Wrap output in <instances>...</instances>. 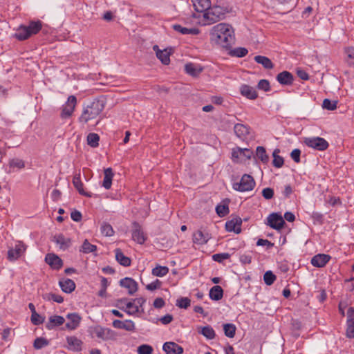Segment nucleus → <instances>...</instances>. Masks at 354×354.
<instances>
[{"label": "nucleus", "mask_w": 354, "mask_h": 354, "mask_svg": "<svg viewBox=\"0 0 354 354\" xmlns=\"http://www.w3.org/2000/svg\"><path fill=\"white\" fill-rule=\"evenodd\" d=\"M68 322L66 324L65 327L70 330L76 329L81 321V317L77 313H68L66 315Z\"/></svg>", "instance_id": "ddd939ff"}, {"label": "nucleus", "mask_w": 354, "mask_h": 354, "mask_svg": "<svg viewBox=\"0 0 354 354\" xmlns=\"http://www.w3.org/2000/svg\"><path fill=\"white\" fill-rule=\"evenodd\" d=\"M210 37L216 44L225 48H230L235 39L232 26L225 23L214 26L210 31Z\"/></svg>", "instance_id": "f257e3e1"}, {"label": "nucleus", "mask_w": 354, "mask_h": 354, "mask_svg": "<svg viewBox=\"0 0 354 354\" xmlns=\"http://www.w3.org/2000/svg\"><path fill=\"white\" fill-rule=\"evenodd\" d=\"M162 285V282L159 279H156L153 282L147 285L146 288L148 290L153 291L158 288H160Z\"/></svg>", "instance_id": "680f3d73"}, {"label": "nucleus", "mask_w": 354, "mask_h": 354, "mask_svg": "<svg viewBox=\"0 0 354 354\" xmlns=\"http://www.w3.org/2000/svg\"><path fill=\"white\" fill-rule=\"evenodd\" d=\"M153 351V347L149 344H142L137 349L138 354H152Z\"/></svg>", "instance_id": "5fc2aeb1"}, {"label": "nucleus", "mask_w": 354, "mask_h": 354, "mask_svg": "<svg viewBox=\"0 0 354 354\" xmlns=\"http://www.w3.org/2000/svg\"><path fill=\"white\" fill-rule=\"evenodd\" d=\"M250 127L243 124H236L234 127V131L236 136L241 140H245L249 134Z\"/></svg>", "instance_id": "4be33fe9"}, {"label": "nucleus", "mask_w": 354, "mask_h": 354, "mask_svg": "<svg viewBox=\"0 0 354 354\" xmlns=\"http://www.w3.org/2000/svg\"><path fill=\"white\" fill-rule=\"evenodd\" d=\"M279 151H280V150L279 149H276L274 150V151L272 153V156L274 158L273 161H272V165L274 167H275L277 168H281L283 165V163H284L283 158L281 156L278 155Z\"/></svg>", "instance_id": "4c0bfd02"}, {"label": "nucleus", "mask_w": 354, "mask_h": 354, "mask_svg": "<svg viewBox=\"0 0 354 354\" xmlns=\"http://www.w3.org/2000/svg\"><path fill=\"white\" fill-rule=\"evenodd\" d=\"M169 268L167 266H158L152 269V274L156 277H162L167 274Z\"/></svg>", "instance_id": "a19ab883"}, {"label": "nucleus", "mask_w": 354, "mask_h": 354, "mask_svg": "<svg viewBox=\"0 0 354 354\" xmlns=\"http://www.w3.org/2000/svg\"><path fill=\"white\" fill-rule=\"evenodd\" d=\"M172 27L175 31L181 33L182 35H196L199 34V32H200V31L198 28H188L186 27H183L180 24H174V25H173Z\"/></svg>", "instance_id": "7c9ffc66"}, {"label": "nucleus", "mask_w": 354, "mask_h": 354, "mask_svg": "<svg viewBox=\"0 0 354 354\" xmlns=\"http://www.w3.org/2000/svg\"><path fill=\"white\" fill-rule=\"evenodd\" d=\"M242 220L240 217H235L225 223V230L227 232H234L239 234L241 232Z\"/></svg>", "instance_id": "9b49d317"}, {"label": "nucleus", "mask_w": 354, "mask_h": 354, "mask_svg": "<svg viewBox=\"0 0 354 354\" xmlns=\"http://www.w3.org/2000/svg\"><path fill=\"white\" fill-rule=\"evenodd\" d=\"M201 333L208 339H212L215 337V331L210 326H206L202 328Z\"/></svg>", "instance_id": "79ce46f5"}, {"label": "nucleus", "mask_w": 354, "mask_h": 354, "mask_svg": "<svg viewBox=\"0 0 354 354\" xmlns=\"http://www.w3.org/2000/svg\"><path fill=\"white\" fill-rule=\"evenodd\" d=\"M133 229L132 230V239L139 244H143L146 241V236L145 235L141 226L136 222L133 223Z\"/></svg>", "instance_id": "f8f14e48"}, {"label": "nucleus", "mask_w": 354, "mask_h": 354, "mask_svg": "<svg viewBox=\"0 0 354 354\" xmlns=\"http://www.w3.org/2000/svg\"><path fill=\"white\" fill-rule=\"evenodd\" d=\"M55 242L59 245L62 250H66L69 248L71 241L69 239L66 238L63 234H58L54 237Z\"/></svg>", "instance_id": "c9c22d12"}, {"label": "nucleus", "mask_w": 354, "mask_h": 354, "mask_svg": "<svg viewBox=\"0 0 354 354\" xmlns=\"http://www.w3.org/2000/svg\"><path fill=\"white\" fill-rule=\"evenodd\" d=\"M105 103L103 100L95 99L84 106L82 113L79 118V122L83 124L96 118L104 110Z\"/></svg>", "instance_id": "f03ea898"}, {"label": "nucleus", "mask_w": 354, "mask_h": 354, "mask_svg": "<svg viewBox=\"0 0 354 354\" xmlns=\"http://www.w3.org/2000/svg\"><path fill=\"white\" fill-rule=\"evenodd\" d=\"M115 259L122 266L129 267L131 266V259L125 256L119 248L115 250Z\"/></svg>", "instance_id": "bb28decb"}, {"label": "nucleus", "mask_w": 354, "mask_h": 354, "mask_svg": "<svg viewBox=\"0 0 354 354\" xmlns=\"http://www.w3.org/2000/svg\"><path fill=\"white\" fill-rule=\"evenodd\" d=\"M26 245L22 241H17L14 247L10 248L7 258L10 261H15L25 252Z\"/></svg>", "instance_id": "6e6552de"}, {"label": "nucleus", "mask_w": 354, "mask_h": 354, "mask_svg": "<svg viewBox=\"0 0 354 354\" xmlns=\"http://www.w3.org/2000/svg\"><path fill=\"white\" fill-rule=\"evenodd\" d=\"M346 324L354 323V307H349L346 312Z\"/></svg>", "instance_id": "e2e57ef3"}, {"label": "nucleus", "mask_w": 354, "mask_h": 354, "mask_svg": "<svg viewBox=\"0 0 354 354\" xmlns=\"http://www.w3.org/2000/svg\"><path fill=\"white\" fill-rule=\"evenodd\" d=\"M101 232H102V234H103L104 235H105L106 236H111L114 234V231L113 230L112 226L107 223H104L102 225Z\"/></svg>", "instance_id": "8fccbe9b"}, {"label": "nucleus", "mask_w": 354, "mask_h": 354, "mask_svg": "<svg viewBox=\"0 0 354 354\" xmlns=\"http://www.w3.org/2000/svg\"><path fill=\"white\" fill-rule=\"evenodd\" d=\"M266 224L272 229L280 230L286 224L282 216L278 213H272L267 217Z\"/></svg>", "instance_id": "9d476101"}, {"label": "nucleus", "mask_w": 354, "mask_h": 354, "mask_svg": "<svg viewBox=\"0 0 354 354\" xmlns=\"http://www.w3.org/2000/svg\"><path fill=\"white\" fill-rule=\"evenodd\" d=\"M24 167L25 163L23 160L17 158H12L9 161V170L8 172L11 173L15 171V168L17 169H21L24 168Z\"/></svg>", "instance_id": "e433bc0d"}, {"label": "nucleus", "mask_w": 354, "mask_h": 354, "mask_svg": "<svg viewBox=\"0 0 354 354\" xmlns=\"http://www.w3.org/2000/svg\"><path fill=\"white\" fill-rule=\"evenodd\" d=\"M112 325L115 328L124 329L127 331H134L136 329L134 322L130 319L124 321L115 319L113 322Z\"/></svg>", "instance_id": "4468645a"}, {"label": "nucleus", "mask_w": 354, "mask_h": 354, "mask_svg": "<svg viewBox=\"0 0 354 354\" xmlns=\"http://www.w3.org/2000/svg\"><path fill=\"white\" fill-rule=\"evenodd\" d=\"M248 53V50L247 48L243 47H238L235 48L234 49L232 50L230 52V55L234 57H245Z\"/></svg>", "instance_id": "49530a36"}, {"label": "nucleus", "mask_w": 354, "mask_h": 354, "mask_svg": "<svg viewBox=\"0 0 354 354\" xmlns=\"http://www.w3.org/2000/svg\"><path fill=\"white\" fill-rule=\"evenodd\" d=\"M255 184V181L252 176L244 174L239 182L233 183L232 188L240 192H248L254 189Z\"/></svg>", "instance_id": "39448f33"}, {"label": "nucleus", "mask_w": 354, "mask_h": 354, "mask_svg": "<svg viewBox=\"0 0 354 354\" xmlns=\"http://www.w3.org/2000/svg\"><path fill=\"white\" fill-rule=\"evenodd\" d=\"M59 284L62 291L66 293H71L75 288V282L70 279H66L59 281Z\"/></svg>", "instance_id": "2f4dec72"}, {"label": "nucleus", "mask_w": 354, "mask_h": 354, "mask_svg": "<svg viewBox=\"0 0 354 354\" xmlns=\"http://www.w3.org/2000/svg\"><path fill=\"white\" fill-rule=\"evenodd\" d=\"M337 101H332L329 99H324L322 104V107L324 109L333 111L337 109Z\"/></svg>", "instance_id": "de8ad7c7"}, {"label": "nucleus", "mask_w": 354, "mask_h": 354, "mask_svg": "<svg viewBox=\"0 0 354 354\" xmlns=\"http://www.w3.org/2000/svg\"><path fill=\"white\" fill-rule=\"evenodd\" d=\"M92 333L97 338L104 341L115 339V331L109 328H104L100 326H95L92 330Z\"/></svg>", "instance_id": "1a4fd4ad"}, {"label": "nucleus", "mask_w": 354, "mask_h": 354, "mask_svg": "<svg viewBox=\"0 0 354 354\" xmlns=\"http://www.w3.org/2000/svg\"><path fill=\"white\" fill-rule=\"evenodd\" d=\"M300 155H301L300 149H295L292 151V152L290 153V157L295 162L299 163L300 162Z\"/></svg>", "instance_id": "338daca9"}, {"label": "nucleus", "mask_w": 354, "mask_h": 354, "mask_svg": "<svg viewBox=\"0 0 354 354\" xmlns=\"http://www.w3.org/2000/svg\"><path fill=\"white\" fill-rule=\"evenodd\" d=\"M46 262L53 269L59 270L63 266L62 260L55 254H48L45 257Z\"/></svg>", "instance_id": "a211bd4d"}, {"label": "nucleus", "mask_w": 354, "mask_h": 354, "mask_svg": "<svg viewBox=\"0 0 354 354\" xmlns=\"http://www.w3.org/2000/svg\"><path fill=\"white\" fill-rule=\"evenodd\" d=\"M346 336L348 338H354V323L346 324Z\"/></svg>", "instance_id": "0e129e2a"}, {"label": "nucleus", "mask_w": 354, "mask_h": 354, "mask_svg": "<svg viewBox=\"0 0 354 354\" xmlns=\"http://www.w3.org/2000/svg\"><path fill=\"white\" fill-rule=\"evenodd\" d=\"M68 347L73 351H80L82 350V342L75 336L66 337Z\"/></svg>", "instance_id": "a878e982"}, {"label": "nucleus", "mask_w": 354, "mask_h": 354, "mask_svg": "<svg viewBox=\"0 0 354 354\" xmlns=\"http://www.w3.org/2000/svg\"><path fill=\"white\" fill-rule=\"evenodd\" d=\"M120 303L125 304L124 307H120V308L124 312H126L129 315H134L138 313V308L136 306L135 303L133 301H127V299H121Z\"/></svg>", "instance_id": "b1692460"}, {"label": "nucleus", "mask_w": 354, "mask_h": 354, "mask_svg": "<svg viewBox=\"0 0 354 354\" xmlns=\"http://www.w3.org/2000/svg\"><path fill=\"white\" fill-rule=\"evenodd\" d=\"M209 296L214 301L221 300L223 297V290L220 286H214L210 289Z\"/></svg>", "instance_id": "72a5a7b5"}, {"label": "nucleus", "mask_w": 354, "mask_h": 354, "mask_svg": "<svg viewBox=\"0 0 354 354\" xmlns=\"http://www.w3.org/2000/svg\"><path fill=\"white\" fill-rule=\"evenodd\" d=\"M30 320L33 325L39 326L44 322L45 317L35 313L31 314Z\"/></svg>", "instance_id": "603ef678"}, {"label": "nucleus", "mask_w": 354, "mask_h": 354, "mask_svg": "<svg viewBox=\"0 0 354 354\" xmlns=\"http://www.w3.org/2000/svg\"><path fill=\"white\" fill-rule=\"evenodd\" d=\"M96 250H97V246L90 243L88 242V241L86 239L83 242L80 252H82L83 253L88 254V253L95 252Z\"/></svg>", "instance_id": "c03bdc74"}, {"label": "nucleus", "mask_w": 354, "mask_h": 354, "mask_svg": "<svg viewBox=\"0 0 354 354\" xmlns=\"http://www.w3.org/2000/svg\"><path fill=\"white\" fill-rule=\"evenodd\" d=\"M71 218L76 222H79L82 220V216L80 212L74 210L71 213Z\"/></svg>", "instance_id": "774afa93"}, {"label": "nucleus", "mask_w": 354, "mask_h": 354, "mask_svg": "<svg viewBox=\"0 0 354 354\" xmlns=\"http://www.w3.org/2000/svg\"><path fill=\"white\" fill-rule=\"evenodd\" d=\"M262 196L267 200L271 199L274 196V190L270 187L264 188L262 191Z\"/></svg>", "instance_id": "69168bd1"}, {"label": "nucleus", "mask_w": 354, "mask_h": 354, "mask_svg": "<svg viewBox=\"0 0 354 354\" xmlns=\"http://www.w3.org/2000/svg\"><path fill=\"white\" fill-rule=\"evenodd\" d=\"M162 350L167 354H183V348L173 342H165L162 346Z\"/></svg>", "instance_id": "2eb2a0df"}, {"label": "nucleus", "mask_w": 354, "mask_h": 354, "mask_svg": "<svg viewBox=\"0 0 354 354\" xmlns=\"http://www.w3.org/2000/svg\"><path fill=\"white\" fill-rule=\"evenodd\" d=\"M263 280L266 285H272L276 280V276L272 273V271L268 270L265 272L263 275Z\"/></svg>", "instance_id": "3c124183"}, {"label": "nucleus", "mask_w": 354, "mask_h": 354, "mask_svg": "<svg viewBox=\"0 0 354 354\" xmlns=\"http://www.w3.org/2000/svg\"><path fill=\"white\" fill-rule=\"evenodd\" d=\"M191 300L188 297H181L177 300L176 306L180 308H187L190 306Z\"/></svg>", "instance_id": "6e6d98bb"}, {"label": "nucleus", "mask_w": 354, "mask_h": 354, "mask_svg": "<svg viewBox=\"0 0 354 354\" xmlns=\"http://www.w3.org/2000/svg\"><path fill=\"white\" fill-rule=\"evenodd\" d=\"M153 50L156 52V57L160 60V62L165 64L167 65L170 62V50L167 48L164 50H160L157 45H155L153 47Z\"/></svg>", "instance_id": "6ab92c4d"}, {"label": "nucleus", "mask_w": 354, "mask_h": 354, "mask_svg": "<svg viewBox=\"0 0 354 354\" xmlns=\"http://www.w3.org/2000/svg\"><path fill=\"white\" fill-rule=\"evenodd\" d=\"M47 345H48V341L44 337L36 338L33 344L35 349H41Z\"/></svg>", "instance_id": "864d4df0"}, {"label": "nucleus", "mask_w": 354, "mask_h": 354, "mask_svg": "<svg viewBox=\"0 0 354 354\" xmlns=\"http://www.w3.org/2000/svg\"><path fill=\"white\" fill-rule=\"evenodd\" d=\"M209 239L207 233H203L201 230H198L193 234V241L198 245H203L207 243Z\"/></svg>", "instance_id": "c85d7f7f"}, {"label": "nucleus", "mask_w": 354, "mask_h": 354, "mask_svg": "<svg viewBox=\"0 0 354 354\" xmlns=\"http://www.w3.org/2000/svg\"><path fill=\"white\" fill-rule=\"evenodd\" d=\"M42 28L40 21H31L28 26L21 25L18 27L14 37L19 41L28 39L33 35L38 33Z\"/></svg>", "instance_id": "20e7f679"}, {"label": "nucleus", "mask_w": 354, "mask_h": 354, "mask_svg": "<svg viewBox=\"0 0 354 354\" xmlns=\"http://www.w3.org/2000/svg\"><path fill=\"white\" fill-rule=\"evenodd\" d=\"M113 177V172L111 168H106L104 171V180L102 182V187L106 189H109L112 185V180Z\"/></svg>", "instance_id": "c756f323"}, {"label": "nucleus", "mask_w": 354, "mask_h": 354, "mask_svg": "<svg viewBox=\"0 0 354 354\" xmlns=\"http://www.w3.org/2000/svg\"><path fill=\"white\" fill-rule=\"evenodd\" d=\"M257 87L260 90L268 91L270 89V82L267 80H261L258 83Z\"/></svg>", "instance_id": "bf43d9fd"}, {"label": "nucleus", "mask_w": 354, "mask_h": 354, "mask_svg": "<svg viewBox=\"0 0 354 354\" xmlns=\"http://www.w3.org/2000/svg\"><path fill=\"white\" fill-rule=\"evenodd\" d=\"M304 143L307 147L317 151L326 150L329 147L328 142L324 138L321 137L305 138Z\"/></svg>", "instance_id": "423d86ee"}, {"label": "nucleus", "mask_w": 354, "mask_h": 354, "mask_svg": "<svg viewBox=\"0 0 354 354\" xmlns=\"http://www.w3.org/2000/svg\"><path fill=\"white\" fill-rule=\"evenodd\" d=\"M223 330L225 336L232 338L235 335L236 326L233 324H225L223 325Z\"/></svg>", "instance_id": "37998d69"}, {"label": "nucleus", "mask_w": 354, "mask_h": 354, "mask_svg": "<svg viewBox=\"0 0 354 354\" xmlns=\"http://www.w3.org/2000/svg\"><path fill=\"white\" fill-rule=\"evenodd\" d=\"M65 322V319L60 315H52L49 317L48 322L45 326L48 330H52L56 327L60 326Z\"/></svg>", "instance_id": "aec40b11"}, {"label": "nucleus", "mask_w": 354, "mask_h": 354, "mask_svg": "<svg viewBox=\"0 0 354 354\" xmlns=\"http://www.w3.org/2000/svg\"><path fill=\"white\" fill-rule=\"evenodd\" d=\"M230 257L228 253H217L212 255V259L216 262L222 263Z\"/></svg>", "instance_id": "4d7b16f0"}, {"label": "nucleus", "mask_w": 354, "mask_h": 354, "mask_svg": "<svg viewBox=\"0 0 354 354\" xmlns=\"http://www.w3.org/2000/svg\"><path fill=\"white\" fill-rule=\"evenodd\" d=\"M226 9L219 6H210L205 10L201 19L200 24L202 26H209L216 23L225 18Z\"/></svg>", "instance_id": "7ed1b4c3"}, {"label": "nucleus", "mask_w": 354, "mask_h": 354, "mask_svg": "<svg viewBox=\"0 0 354 354\" xmlns=\"http://www.w3.org/2000/svg\"><path fill=\"white\" fill-rule=\"evenodd\" d=\"M276 79L280 84L288 86L292 84L294 81L292 73L286 71L279 73Z\"/></svg>", "instance_id": "412c9836"}, {"label": "nucleus", "mask_w": 354, "mask_h": 354, "mask_svg": "<svg viewBox=\"0 0 354 354\" xmlns=\"http://www.w3.org/2000/svg\"><path fill=\"white\" fill-rule=\"evenodd\" d=\"M331 259L330 256L326 254H318L315 255L310 261L311 264L317 268H322Z\"/></svg>", "instance_id": "dca6fc26"}, {"label": "nucleus", "mask_w": 354, "mask_h": 354, "mask_svg": "<svg viewBox=\"0 0 354 354\" xmlns=\"http://www.w3.org/2000/svg\"><path fill=\"white\" fill-rule=\"evenodd\" d=\"M76 105L77 97L75 95H70L62 106L60 117L62 119L70 118L73 115Z\"/></svg>", "instance_id": "0eeeda50"}, {"label": "nucleus", "mask_w": 354, "mask_h": 354, "mask_svg": "<svg viewBox=\"0 0 354 354\" xmlns=\"http://www.w3.org/2000/svg\"><path fill=\"white\" fill-rule=\"evenodd\" d=\"M216 214L220 216V217H223V216H226L228 213H229V207H228V205L227 204H225V203H221V204H218L216 207Z\"/></svg>", "instance_id": "a18cd8bd"}, {"label": "nucleus", "mask_w": 354, "mask_h": 354, "mask_svg": "<svg viewBox=\"0 0 354 354\" xmlns=\"http://www.w3.org/2000/svg\"><path fill=\"white\" fill-rule=\"evenodd\" d=\"M87 144L91 147H97L99 145L100 136L95 133H90L87 136Z\"/></svg>", "instance_id": "58836bf2"}, {"label": "nucleus", "mask_w": 354, "mask_h": 354, "mask_svg": "<svg viewBox=\"0 0 354 354\" xmlns=\"http://www.w3.org/2000/svg\"><path fill=\"white\" fill-rule=\"evenodd\" d=\"M347 56V62L350 66H354V47H347L344 50Z\"/></svg>", "instance_id": "09e8293b"}, {"label": "nucleus", "mask_w": 354, "mask_h": 354, "mask_svg": "<svg viewBox=\"0 0 354 354\" xmlns=\"http://www.w3.org/2000/svg\"><path fill=\"white\" fill-rule=\"evenodd\" d=\"M136 306L138 308V313H144L142 306L145 304L146 299L144 297L136 298L133 300Z\"/></svg>", "instance_id": "052dcab7"}, {"label": "nucleus", "mask_w": 354, "mask_h": 354, "mask_svg": "<svg viewBox=\"0 0 354 354\" xmlns=\"http://www.w3.org/2000/svg\"><path fill=\"white\" fill-rule=\"evenodd\" d=\"M254 59L257 63L261 64L266 69H272L274 68V64L270 59L266 56L257 55L254 57Z\"/></svg>", "instance_id": "f704fd0d"}, {"label": "nucleus", "mask_w": 354, "mask_h": 354, "mask_svg": "<svg viewBox=\"0 0 354 354\" xmlns=\"http://www.w3.org/2000/svg\"><path fill=\"white\" fill-rule=\"evenodd\" d=\"M73 184L74 187H75V189L78 191L80 194L86 196V197H89V198H91L92 196L91 193L84 191V189L83 188L84 185L81 180L80 174L75 175L73 177Z\"/></svg>", "instance_id": "393cba45"}, {"label": "nucleus", "mask_w": 354, "mask_h": 354, "mask_svg": "<svg viewBox=\"0 0 354 354\" xmlns=\"http://www.w3.org/2000/svg\"><path fill=\"white\" fill-rule=\"evenodd\" d=\"M44 298L49 301L53 300V301L57 302L58 304H61L64 301V299L61 295L54 293H49L46 295Z\"/></svg>", "instance_id": "13d9d810"}, {"label": "nucleus", "mask_w": 354, "mask_h": 354, "mask_svg": "<svg viewBox=\"0 0 354 354\" xmlns=\"http://www.w3.org/2000/svg\"><path fill=\"white\" fill-rule=\"evenodd\" d=\"M256 155L263 163H267L269 160V156L267 155L266 149L263 147L259 146L257 147Z\"/></svg>", "instance_id": "ea45409f"}, {"label": "nucleus", "mask_w": 354, "mask_h": 354, "mask_svg": "<svg viewBox=\"0 0 354 354\" xmlns=\"http://www.w3.org/2000/svg\"><path fill=\"white\" fill-rule=\"evenodd\" d=\"M240 92L243 96L250 100H255L258 97L256 90L247 84H243L241 86Z\"/></svg>", "instance_id": "5701e85b"}, {"label": "nucleus", "mask_w": 354, "mask_h": 354, "mask_svg": "<svg viewBox=\"0 0 354 354\" xmlns=\"http://www.w3.org/2000/svg\"><path fill=\"white\" fill-rule=\"evenodd\" d=\"M120 285L128 290L129 295L134 294L138 290L137 282L129 277H125L120 281Z\"/></svg>", "instance_id": "f3484780"}, {"label": "nucleus", "mask_w": 354, "mask_h": 354, "mask_svg": "<svg viewBox=\"0 0 354 354\" xmlns=\"http://www.w3.org/2000/svg\"><path fill=\"white\" fill-rule=\"evenodd\" d=\"M185 71L188 75L197 77L202 72L203 68L193 63H188L185 66Z\"/></svg>", "instance_id": "473e14b6"}, {"label": "nucleus", "mask_w": 354, "mask_h": 354, "mask_svg": "<svg viewBox=\"0 0 354 354\" xmlns=\"http://www.w3.org/2000/svg\"><path fill=\"white\" fill-rule=\"evenodd\" d=\"M196 12L203 13L211 6L210 0H192Z\"/></svg>", "instance_id": "cd10ccee"}]
</instances>
